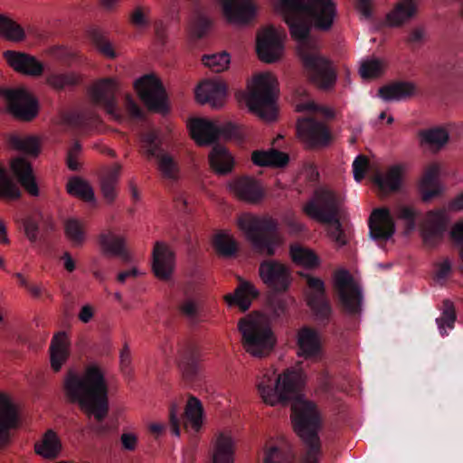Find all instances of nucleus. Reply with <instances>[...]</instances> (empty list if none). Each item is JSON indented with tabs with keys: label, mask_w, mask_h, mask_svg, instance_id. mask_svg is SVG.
<instances>
[{
	"label": "nucleus",
	"mask_w": 463,
	"mask_h": 463,
	"mask_svg": "<svg viewBox=\"0 0 463 463\" xmlns=\"http://www.w3.org/2000/svg\"><path fill=\"white\" fill-rule=\"evenodd\" d=\"M297 110L299 112H303V111L320 112L325 117H326L328 118H332L335 116L334 111L331 109L326 108V107H320L313 101H307V102H303V103L298 104Z\"/></svg>",
	"instance_id": "61"
},
{
	"label": "nucleus",
	"mask_w": 463,
	"mask_h": 463,
	"mask_svg": "<svg viewBox=\"0 0 463 463\" xmlns=\"http://www.w3.org/2000/svg\"><path fill=\"white\" fill-rule=\"evenodd\" d=\"M21 196L19 186L10 178L5 169L0 168V197L18 199Z\"/></svg>",
	"instance_id": "50"
},
{
	"label": "nucleus",
	"mask_w": 463,
	"mask_h": 463,
	"mask_svg": "<svg viewBox=\"0 0 463 463\" xmlns=\"http://www.w3.org/2000/svg\"><path fill=\"white\" fill-rule=\"evenodd\" d=\"M118 86L114 79L107 78L97 81L89 90L91 101L103 107L106 111L118 117L117 105V92Z\"/></svg>",
	"instance_id": "16"
},
{
	"label": "nucleus",
	"mask_w": 463,
	"mask_h": 463,
	"mask_svg": "<svg viewBox=\"0 0 463 463\" xmlns=\"http://www.w3.org/2000/svg\"><path fill=\"white\" fill-rule=\"evenodd\" d=\"M417 13L415 0H400L387 14L386 19L392 26H401L411 19Z\"/></svg>",
	"instance_id": "34"
},
{
	"label": "nucleus",
	"mask_w": 463,
	"mask_h": 463,
	"mask_svg": "<svg viewBox=\"0 0 463 463\" xmlns=\"http://www.w3.org/2000/svg\"><path fill=\"white\" fill-rule=\"evenodd\" d=\"M303 210L308 217L331 225L329 235L339 246L346 244L345 233L338 218L339 199L333 191L316 189L313 198L304 205Z\"/></svg>",
	"instance_id": "4"
},
{
	"label": "nucleus",
	"mask_w": 463,
	"mask_h": 463,
	"mask_svg": "<svg viewBox=\"0 0 463 463\" xmlns=\"http://www.w3.org/2000/svg\"><path fill=\"white\" fill-rule=\"evenodd\" d=\"M67 192L73 196L90 203L94 202V191L88 182L78 176L71 177L66 185Z\"/></svg>",
	"instance_id": "41"
},
{
	"label": "nucleus",
	"mask_w": 463,
	"mask_h": 463,
	"mask_svg": "<svg viewBox=\"0 0 463 463\" xmlns=\"http://www.w3.org/2000/svg\"><path fill=\"white\" fill-rule=\"evenodd\" d=\"M370 235L374 240L388 241L395 233V222L388 208L374 209L369 219Z\"/></svg>",
	"instance_id": "18"
},
{
	"label": "nucleus",
	"mask_w": 463,
	"mask_h": 463,
	"mask_svg": "<svg viewBox=\"0 0 463 463\" xmlns=\"http://www.w3.org/2000/svg\"><path fill=\"white\" fill-rule=\"evenodd\" d=\"M179 312L192 323L198 321L200 310L198 304L192 298H185L178 305Z\"/></svg>",
	"instance_id": "58"
},
{
	"label": "nucleus",
	"mask_w": 463,
	"mask_h": 463,
	"mask_svg": "<svg viewBox=\"0 0 463 463\" xmlns=\"http://www.w3.org/2000/svg\"><path fill=\"white\" fill-rule=\"evenodd\" d=\"M457 316L455 307L449 299H444L442 302V315L436 319L439 333L442 336L447 335L446 328L452 329L456 321Z\"/></svg>",
	"instance_id": "44"
},
{
	"label": "nucleus",
	"mask_w": 463,
	"mask_h": 463,
	"mask_svg": "<svg viewBox=\"0 0 463 463\" xmlns=\"http://www.w3.org/2000/svg\"><path fill=\"white\" fill-rule=\"evenodd\" d=\"M297 130L301 140L309 148L326 147L333 138L328 127L312 117L298 119Z\"/></svg>",
	"instance_id": "13"
},
{
	"label": "nucleus",
	"mask_w": 463,
	"mask_h": 463,
	"mask_svg": "<svg viewBox=\"0 0 463 463\" xmlns=\"http://www.w3.org/2000/svg\"><path fill=\"white\" fill-rule=\"evenodd\" d=\"M50 352L52 368L53 371L58 372L68 357L67 336L64 332H60L53 336Z\"/></svg>",
	"instance_id": "39"
},
{
	"label": "nucleus",
	"mask_w": 463,
	"mask_h": 463,
	"mask_svg": "<svg viewBox=\"0 0 463 463\" xmlns=\"http://www.w3.org/2000/svg\"><path fill=\"white\" fill-rule=\"evenodd\" d=\"M178 364L185 380L196 379L199 371L200 353L193 342L186 341L179 345Z\"/></svg>",
	"instance_id": "21"
},
{
	"label": "nucleus",
	"mask_w": 463,
	"mask_h": 463,
	"mask_svg": "<svg viewBox=\"0 0 463 463\" xmlns=\"http://www.w3.org/2000/svg\"><path fill=\"white\" fill-rule=\"evenodd\" d=\"M277 87L278 81L271 74L257 75L246 99L250 110L261 118L269 121L274 120L277 115Z\"/></svg>",
	"instance_id": "6"
},
{
	"label": "nucleus",
	"mask_w": 463,
	"mask_h": 463,
	"mask_svg": "<svg viewBox=\"0 0 463 463\" xmlns=\"http://www.w3.org/2000/svg\"><path fill=\"white\" fill-rule=\"evenodd\" d=\"M238 328L246 352L256 357L269 354L276 344L269 326L259 318L246 317L239 320Z\"/></svg>",
	"instance_id": "7"
},
{
	"label": "nucleus",
	"mask_w": 463,
	"mask_h": 463,
	"mask_svg": "<svg viewBox=\"0 0 463 463\" xmlns=\"http://www.w3.org/2000/svg\"><path fill=\"white\" fill-rule=\"evenodd\" d=\"M216 250L222 256H232L237 250L236 242L224 234H218L213 241Z\"/></svg>",
	"instance_id": "53"
},
{
	"label": "nucleus",
	"mask_w": 463,
	"mask_h": 463,
	"mask_svg": "<svg viewBox=\"0 0 463 463\" xmlns=\"http://www.w3.org/2000/svg\"><path fill=\"white\" fill-rule=\"evenodd\" d=\"M98 242L105 255L119 257L125 262L130 260V255L126 249L123 237L118 236L110 231H104L99 235Z\"/></svg>",
	"instance_id": "27"
},
{
	"label": "nucleus",
	"mask_w": 463,
	"mask_h": 463,
	"mask_svg": "<svg viewBox=\"0 0 463 463\" xmlns=\"http://www.w3.org/2000/svg\"><path fill=\"white\" fill-rule=\"evenodd\" d=\"M211 27V21L203 16L197 15L191 24V33L196 39L203 38Z\"/></svg>",
	"instance_id": "59"
},
{
	"label": "nucleus",
	"mask_w": 463,
	"mask_h": 463,
	"mask_svg": "<svg viewBox=\"0 0 463 463\" xmlns=\"http://www.w3.org/2000/svg\"><path fill=\"white\" fill-rule=\"evenodd\" d=\"M420 136L423 142L436 148H441L449 138L448 131L441 127L421 130Z\"/></svg>",
	"instance_id": "45"
},
{
	"label": "nucleus",
	"mask_w": 463,
	"mask_h": 463,
	"mask_svg": "<svg viewBox=\"0 0 463 463\" xmlns=\"http://www.w3.org/2000/svg\"><path fill=\"white\" fill-rule=\"evenodd\" d=\"M202 61L213 72H222L228 68V65L230 64V56L226 52L211 55H203Z\"/></svg>",
	"instance_id": "51"
},
{
	"label": "nucleus",
	"mask_w": 463,
	"mask_h": 463,
	"mask_svg": "<svg viewBox=\"0 0 463 463\" xmlns=\"http://www.w3.org/2000/svg\"><path fill=\"white\" fill-rule=\"evenodd\" d=\"M142 149L148 158L156 157L165 149L162 141L155 131H147L141 135Z\"/></svg>",
	"instance_id": "46"
},
{
	"label": "nucleus",
	"mask_w": 463,
	"mask_h": 463,
	"mask_svg": "<svg viewBox=\"0 0 463 463\" xmlns=\"http://www.w3.org/2000/svg\"><path fill=\"white\" fill-rule=\"evenodd\" d=\"M369 165L368 158L364 155H359L353 162V173L355 181L360 182L364 178Z\"/></svg>",
	"instance_id": "60"
},
{
	"label": "nucleus",
	"mask_w": 463,
	"mask_h": 463,
	"mask_svg": "<svg viewBox=\"0 0 463 463\" xmlns=\"http://www.w3.org/2000/svg\"><path fill=\"white\" fill-rule=\"evenodd\" d=\"M282 50L283 36L273 26L264 29L258 34L256 51L262 61H276L280 57Z\"/></svg>",
	"instance_id": "15"
},
{
	"label": "nucleus",
	"mask_w": 463,
	"mask_h": 463,
	"mask_svg": "<svg viewBox=\"0 0 463 463\" xmlns=\"http://www.w3.org/2000/svg\"><path fill=\"white\" fill-rule=\"evenodd\" d=\"M121 165L115 164L100 179V188L104 198L111 203L117 196L116 185L120 175Z\"/></svg>",
	"instance_id": "40"
},
{
	"label": "nucleus",
	"mask_w": 463,
	"mask_h": 463,
	"mask_svg": "<svg viewBox=\"0 0 463 463\" xmlns=\"http://www.w3.org/2000/svg\"><path fill=\"white\" fill-rule=\"evenodd\" d=\"M278 8L298 43V55L309 80L321 89L332 88L336 73L330 61L317 52L310 31L312 24L321 31L331 29L336 15L333 0H280Z\"/></svg>",
	"instance_id": "1"
},
{
	"label": "nucleus",
	"mask_w": 463,
	"mask_h": 463,
	"mask_svg": "<svg viewBox=\"0 0 463 463\" xmlns=\"http://www.w3.org/2000/svg\"><path fill=\"white\" fill-rule=\"evenodd\" d=\"M209 163L212 169L219 175H227L232 172L234 160L226 147L216 144L209 154Z\"/></svg>",
	"instance_id": "31"
},
{
	"label": "nucleus",
	"mask_w": 463,
	"mask_h": 463,
	"mask_svg": "<svg viewBox=\"0 0 463 463\" xmlns=\"http://www.w3.org/2000/svg\"><path fill=\"white\" fill-rule=\"evenodd\" d=\"M288 156L276 149L256 150L252 153L251 160L259 166L283 167L288 162Z\"/></svg>",
	"instance_id": "38"
},
{
	"label": "nucleus",
	"mask_w": 463,
	"mask_h": 463,
	"mask_svg": "<svg viewBox=\"0 0 463 463\" xmlns=\"http://www.w3.org/2000/svg\"><path fill=\"white\" fill-rule=\"evenodd\" d=\"M175 254L164 243L156 242L153 250V271L161 279H168L174 270Z\"/></svg>",
	"instance_id": "24"
},
{
	"label": "nucleus",
	"mask_w": 463,
	"mask_h": 463,
	"mask_svg": "<svg viewBox=\"0 0 463 463\" xmlns=\"http://www.w3.org/2000/svg\"><path fill=\"white\" fill-rule=\"evenodd\" d=\"M189 129L192 138L200 146L211 145L220 137L225 139H241L239 127L231 122L217 126L208 119L194 118L189 123Z\"/></svg>",
	"instance_id": "9"
},
{
	"label": "nucleus",
	"mask_w": 463,
	"mask_h": 463,
	"mask_svg": "<svg viewBox=\"0 0 463 463\" xmlns=\"http://www.w3.org/2000/svg\"><path fill=\"white\" fill-rule=\"evenodd\" d=\"M65 121L71 127L83 128L88 125V117L84 112H73L66 115Z\"/></svg>",
	"instance_id": "62"
},
{
	"label": "nucleus",
	"mask_w": 463,
	"mask_h": 463,
	"mask_svg": "<svg viewBox=\"0 0 463 463\" xmlns=\"http://www.w3.org/2000/svg\"><path fill=\"white\" fill-rule=\"evenodd\" d=\"M416 87L409 81H396L379 89V96L385 101L401 100L414 95Z\"/></svg>",
	"instance_id": "33"
},
{
	"label": "nucleus",
	"mask_w": 463,
	"mask_h": 463,
	"mask_svg": "<svg viewBox=\"0 0 463 463\" xmlns=\"http://www.w3.org/2000/svg\"><path fill=\"white\" fill-rule=\"evenodd\" d=\"M64 390L70 402H77L89 416L101 422L109 413V386L104 373L97 364L86 367L82 375L69 371Z\"/></svg>",
	"instance_id": "3"
},
{
	"label": "nucleus",
	"mask_w": 463,
	"mask_h": 463,
	"mask_svg": "<svg viewBox=\"0 0 463 463\" xmlns=\"http://www.w3.org/2000/svg\"><path fill=\"white\" fill-rule=\"evenodd\" d=\"M295 458L291 451L274 447L266 452L264 463H295Z\"/></svg>",
	"instance_id": "54"
},
{
	"label": "nucleus",
	"mask_w": 463,
	"mask_h": 463,
	"mask_svg": "<svg viewBox=\"0 0 463 463\" xmlns=\"http://www.w3.org/2000/svg\"><path fill=\"white\" fill-rule=\"evenodd\" d=\"M450 236L457 244L460 245V256L463 260V220L453 226Z\"/></svg>",
	"instance_id": "64"
},
{
	"label": "nucleus",
	"mask_w": 463,
	"mask_h": 463,
	"mask_svg": "<svg viewBox=\"0 0 463 463\" xmlns=\"http://www.w3.org/2000/svg\"><path fill=\"white\" fill-rule=\"evenodd\" d=\"M259 295L255 287L249 282H241L233 294L225 297L229 306H237L241 311H246L251 305V300Z\"/></svg>",
	"instance_id": "30"
},
{
	"label": "nucleus",
	"mask_w": 463,
	"mask_h": 463,
	"mask_svg": "<svg viewBox=\"0 0 463 463\" xmlns=\"http://www.w3.org/2000/svg\"><path fill=\"white\" fill-rule=\"evenodd\" d=\"M9 144L14 149L27 155L36 156L39 154V142L34 137L12 136L9 138Z\"/></svg>",
	"instance_id": "48"
},
{
	"label": "nucleus",
	"mask_w": 463,
	"mask_h": 463,
	"mask_svg": "<svg viewBox=\"0 0 463 463\" xmlns=\"http://www.w3.org/2000/svg\"><path fill=\"white\" fill-rule=\"evenodd\" d=\"M239 225L257 253L268 257L275 255L276 248L280 244L276 220L268 216H247L239 219Z\"/></svg>",
	"instance_id": "5"
},
{
	"label": "nucleus",
	"mask_w": 463,
	"mask_h": 463,
	"mask_svg": "<svg viewBox=\"0 0 463 463\" xmlns=\"http://www.w3.org/2000/svg\"><path fill=\"white\" fill-rule=\"evenodd\" d=\"M447 230V217L444 210L430 211L420 229L424 244L429 248L439 245Z\"/></svg>",
	"instance_id": "17"
},
{
	"label": "nucleus",
	"mask_w": 463,
	"mask_h": 463,
	"mask_svg": "<svg viewBox=\"0 0 463 463\" xmlns=\"http://www.w3.org/2000/svg\"><path fill=\"white\" fill-rule=\"evenodd\" d=\"M19 413L10 398L0 393V449L9 441L10 431L19 425Z\"/></svg>",
	"instance_id": "19"
},
{
	"label": "nucleus",
	"mask_w": 463,
	"mask_h": 463,
	"mask_svg": "<svg viewBox=\"0 0 463 463\" xmlns=\"http://www.w3.org/2000/svg\"><path fill=\"white\" fill-rule=\"evenodd\" d=\"M402 181V167L400 165L391 166L386 173H376L373 183L383 194L400 190Z\"/></svg>",
	"instance_id": "29"
},
{
	"label": "nucleus",
	"mask_w": 463,
	"mask_h": 463,
	"mask_svg": "<svg viewBox=\"0 0 463 463\" xmlns=\"http://www.w3.org/2000/svg\"><path fill=\"white\" fill-rule=\"evenodd\" d=\"M259 275L261 281L276 292L288 290L292 280L288 267L276 260H262L259 266Z\"/></svg>",
	"instance_id": "14"
},
{
	"label": "nucleus",
	"mask_w": 463,
	"mask_h": 463,
	"mask_svg": "<svg viewBox=\"0 0 463 463\" xmlns=\"http://www.w3.org/2000/svg\"><path fill=\"white\" fill-rule=\"evenodd\" d=\"M298 355L305 358L317 359L321 354L319 334L314 328L304 326L298 332Z\"/></svg>",
	"instance_id": "25"
},
{
	"label": "nucleus",
	"mask_w": 463,
	"mask_h": 463,
	"mask_svg": "<svg viewBox=\"0 0 463 463\" xmlns=\"http://www.w3.org/2000/svg\"><path fill=\"white\" fill-rule=\"evenodd\" d=\"M141 100L151 111L166 113L168 107L162 82L154 75H145L135 83Z\"/></svg>",
	"instance_id": "11"
},
{
	"label": "nucleus",
	"mask_w": 463,
	"mask_h": 463,
	"mask_svg": "<svg viewBox=\"0 0 463 463\" xmlns=\"http://www.w3.org/2000/svg\"><path fill=\"white\" fill-rule=\"evenodd\" d=\"M223 14L230 23L245 24L255 15V6L250 0H219Z\"/></svg>",
	"instance_id": "22"
},
{
	"label": "nucleus",
	"mask_w": 463,
	"mask_h": 463,
	"mask_svg": "<svg viewBox=\"0 0 463 463\" xmlns=\"http://www.w3.org/2000/svg\"><path fill=\"white\" fill-rule=\"evenodd\" d=\"M232 188L237 196L246 202L258 203L264 196L262 186L252 177L242 176L236 179Z\"/></svg>",
	"instance_id": "28"
},
{
	"label": "nucleus",
	"mask_w": 463,
	"mask_h": 463,
	"mask_svg": "<svg viewBox=\"0 0 463 463\" xmlns=\"http://www.w3.org/2000/svg\"><path fill=\"white\" fill-rule=\"evenodd\" d=\"M226 93L223 82L207 80L195 90V98L199 103H209L213 108L218 109L223 105Z\"/></svg>",
	"instance_id": "23"
},
{
	"label": "nucleus",
	"mask_w": 463,
	"mask_h": 463,
	"mask_svg": "<svg viewBox=\"0 0 463 463\" xmlns=\"http://www.w3.org/2000/svg\"><path fill=\"white\" fill-rule=\"evenodd\" d=\"M4 57L15 71L24 75L38 77L41 76L44 71L43 62L28 53L5 51Z\"/></svg>",
	"instance_id": "20"
},
{
	"label": "nucleus",
	"mask_w": 463,
	"mask_h": 463,
	"mask_svg": "<svg viewBox=\"0 0 463 463\" xmlns=\"http://www.w3.org/2000/svg\"><path fill=\"white\" fill-rule=\"evenodd\" d=\"M302 373L295 369H287L273 378L264 374L258 382V392L267 404H291V419L295 431L307 446L303 463H319L321 443L318 437L320 417L316 404L304 398L301 389Z\"/></svg>",
	"instance_id": "2"
},
{
	"label": "nucleus",
	"mask_w": 463,
	"mask_h": 463,
	"mask_svg": "<svg viewBox=\"0 0 463 463\" xmlns=\"http://www.w3.org/2000/svg\"><path fill=\"white\" fill-rule=\"evenodd\" d=\"M290 256L295 263L306 268H315L319 264L317 254L300 246H291Z\"/></svg>",
	"instance_id": "47"
},
{
	"label": "nucleus",
	"mask_w": 463,
	"mask_h": 463,
	"mask_svg": "<svg viewBox=\"0 0 463 463\" xmlns=\"http://www.w3.org/2000/svg\"><path fill=\"white\" fill-rule=\"evenodd\" d=\"M307 284L310 288L307 294V305L320 326H326L333 315L331 303L326 296L324 281L310 275L307 276Z\"/></svg>",
	"instance_id": "10"
},
{
	"label": "nucleus",
	"mask_w": 463,
	"mask_h": 463,
	"mask_svg": "<svg viewBox=\"0 0 463 463\" xmlns=\"http://www.w3.org/2000/svg\"><path fill=\"white\" fill-rule=\"evenodd\" d=\"M394 213L398 219L406 221L409 231L415 229L418 213L413 207L397 204L394 208Z\"/></svg>",
	"instance_id": "55"
},
{
	"label": "nucleus",
	"mask_w": 463,
	"mask_h": 463,
	"mask_svg": "<svg viewBox=\"0 0 463 463\" xmlns=\"http://www.w3.org/2000/svg\"><path fill=\"white\" fill-rule=\"evenodd\" d=\"M360 75L363 79H373L383 72V63L378 59L364 61L360 67Z\"/></svg>",
	"instance_id": "56"
},
{
	"label": "nucleus",
	"mask_w": 463,
	"mask_h": 463,
	"mask_svg": "<svg viewBox=\"0 0 463 463\" xmlns=\"http://www.w3.org/2000/svg\"><path fill=\"white\" fill-rule=\"evenodd\" d=\"M90 37L97 49L106 57L114 59L117 54L112 44L107 40L106 36L99 29H92L90 32Z\"/></svg>",
	"instance_id": "52"
},
{
	"label": "nucleus",
	"mask_w": 463,
	"mask_h": 463,
	"mask_svg": "<svg viewBox=\"0 0 463 463\" xmlns=\"http://www.w3.org/2000/svg\"><path fill=\"white\" fill-rule=\"evenodd\" d=\"M439 168L437 165H430L424 172L420 189L423 202H429L440 194V188L438 184V176Z\"/></svg>",
	"instance_id": "37"
},
{
	"label": "nucleus",
	"mask_w": 463,
	"mask_h": 463,
	"mask_svg": "<svg viewBox=\"0 0 463 463\" xmlns=\"http://www.w3.org/2000/svg\"><path fill=\"white\" fill-rule=\"evenodd\" d=\"M80 80V77L74 72L51 73L46 78L47 83L57 90L77 86Z\"/></svg>",
	"instance_id": "43"
},
{
	"label": "nucleus",
	"mask_w": 463,
	"mask_h": 463,
	"mask_svg": "<svg viewBox=\"0 0 463 463\" xmlns=\"http://www.w3.org/2000/svg\"><path fill=\"white\" fill-rule=\"evenodd\" d=\"M1 93L16 118L30 121L38 114V102L25 89H5Z\"/></svg>",
	"instance_id": "12"
},
{
	"label": "nucleus",
	"mask_w": 463,
	"mask_h": 463,
	"mask_svg": "<svg viewBox=\"0 0 463 463\" xmlns=\"http://www.w3.org/2000/svg\"><path fill=\"white\" fill-rule=\"evenodd\" d=\"M11 169L20 184L29 194L33 196L39 194V188L33 174L32 165L26 159L23 157L13 159Z\"/></svg>",
	"instance_id": "26"
},
{
	"label": "nucleus",
	"mask_w": 463,
	"mask_h": 463,
	"mask_svg": "<svg viewBox=\"0 0 463 463\" xmlns=\"http://www.w3.org/2000/svg\"><path fill=\"white\" fill-rule=\"evenodd\" d=\"M0 33L11 41H22L24 38V29L14 21L0 14Z\"/></svg>",
	"instance_id": "49"
},
{
	"label": "nucleus",
	"mask_w": 463,
	"mask_h": 463,
	"mask_svg": "<svg viewBox=\"0 0 463 463\" xmlns=\"http://www.w3.org/2000/svg\"><path fill=\"white\" fill-rule=\"evenodd\" d=\"M155 158L157 161L158 170L164 178L170 180L178 178L179 166L173 156L164 150Z\"/></svg>",
	"instance_id": "42"
},
{
	"label": "nucleus",
	"mask_w": 463,
	"mask_h": 463,
	"mask_svg": "<svg viewBox=\"0 0 463 463\" xmlns=\"http://www.w3.org/2000/svg\"><path fill=\"white\" fill-rule=\"evenodd\" d=\"M333 287L342 311L352 317L359 316L364 301L363 291L347 269L335 271Z\"/></svg>",
	"instance_id": "8"
},
{
	"label": "nucleus",
	"mask_w": 463,
	"mask_h": 463,
	"mask_svg": "<svg viewBox=\"0 0 463 463\" xmlns=\"http://www.w3.org/2000/svg\"><path fill=\"white\" fill-rule=\"evenodd\" d=\"M130 22L136 27H146L149 24V21L141 6L136 7L131 13Z\"/></svg>",
	"instance_id": "63"
},
{
	"label": "nucleus",
	"mask_w": 463,
	"mask_h": 463,
	"mask_svg": "<svg viewBox=\"0 0 463 463\" xmlns=\"http://www.w3.org/2000/svg\"><path fill=\"white\" fill-rule=\"evenodd\" d=\"M203 409L202 402L194 396H190L184 413V429L188 431L191 428L194 432L201 430Z\"/></svg>",
	"instance_id": "36"
},
{
	"label": "nucleus",
	"mask_w": 463,
	"mask_h": 463,
	"mask_svg": "<svg viewBox=\"0 0 463 463\" xmlns=\"http://www.w3.org/2000/svg\"><path fill=\"white\" fill-rule=\"evenodd\" d=\"M34 450L36 454L46 459H54L60 455L61 441L54 430H48L41 440L35 443Z\"/></svg>",
	"instance_id": "32"
},
{
	"label": "nucleus",
	"mask_w": 463,
	"mask_h": 463,
	"mask_svg": "<svg viewBox=\"0 0 463 463\" xmlns=\"http://www.w3.org/2000/svg\"><path fill=\"white\" fill-rule=\"evenodd\" d=\"M65 233L74 244H81L84 241L82 226L76 219H69L65 222Z\"/></svg>",
	"instance_id": "57"
},
{
	"label": "nucleus",
	"mask_w": 463,
	"mask_h": 463,
	"mask_svg": "<svg viewBox=\"0 0 463 463\" xmlns=\"http://www.w3.org/2000/svg\"><path fill=\"white\" fill-rule=\"evenodd\" d=\"M234 444L231 436L221 433L216 439L209 463H233Z\"/></svg>",
	"instance_id": "35"
}]
</instances>
